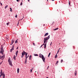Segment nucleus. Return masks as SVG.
<instances>
[{
  "mask_svg": "<svg viewBox=\"0 0 78 78\" xmlns=\"http://www.w3.org/2000/svg\"><path fill=\"white\" fill-rule=\"evenodd\" d=\"M50 39V35L48 36V37H45L44 38V44H45V43H47V42H48V40Z\"/></svg>",
  "mask_w": 78,
  "mask_h": 78,
  "instance_id": "1",
  "label": "nucleus"
},
{
  "mask_svg": "<svg viewBox=\"0 0 78 78\" xmlns=\"http://www.w3.org/2000/svg\"><path fill=\"white\" fill-rule=\"evenodd\" d=\"M39 55V58H42V59L43 62H45V58H44V56L43 55H42V54H41V53H40Z\"/></svg>",
  "mask_w": 78,
  "mask_h": 78,
  "instance_id": "2",
  "label": "nucleus"
},
{
  "mask_svg": "<svg viewBox=\"0 0 78 78\" xmlns=\"http://www.w3.org/2000/svg\"><path fill=\"white\" fill-rule=\"evenodd\" d=\"M3 46H1V50H0V53L3 55V53H4V50H3Z\"/></svg>",
  "mask_w": 78,
  "mask_h": 78,
  "instance_id": "3",
  "label": "nucleus"
},
{
  "mask_svg": "<svg viewBox=\"0 0 78 78\" xmlns=\"http://www.w3.org/2000/svg\"><path fill=\"white\" fill-rule=\"evenodd\" d=\"M28 53L27 52H26L25 51H23V52H22V56H21V58H23V57L24 56V55H26V54H27H27Z\"/></svg>",
  "mask_w": 78,
  "mask_h": 78,
  "instance_id": "4",
  "label": "nucleus"
},
{
  "mask_svg": "<svg viewBox=\"0 0 78 78\" xmlns=\"http://www.w3.org/2000/svg\"><path fill=\"white\" fill-rule=\"evenodd\" d=\"M43 45H44V48H45L47 46V43H45L44 44V43L43 44L41 45V46H40V48H41V47H42Z\"/></svg>",
  "mask_w": 78,
  "mask_h": 78,
  "instance_id": "5",
  "label": "nucleus"
},
{
  "mask_svg": "<svg viewBox=\"0 0 78 78\" xmlns=\"http://www.w3.org/2000/svg\"><path fill=\"white\" fill-rule=\"evenodd\" d=\"M8 61L9 62V65H10L11 66H12V62H11V59H9L8 60Z\"/></svg>",
  "mask_w": 78,
  "mask_h": 78,
  "instance_id": "6",
  "label": "nucleus"
},
{
  "mask_svg": "<svg viewBox=\"0 0 78 78\" xmlns=\"http://www.w3.org/2000/svg\"><path fill=\"white\" fill-rule=\"evenodd\" d=\"M14 45H12V49L10 50V52H12V50H14Z\"/></svg>",
  "mask_w": 78,
  "mask_h": 78,
  "instance_id": "7",
  "label": "nucleus"
},
{
  "mask_svg": "<svg viewBox=\"0 0 78 78\" xmlns=\"http://www.w3.org/2000/svg\"><path fill=\"white\" fill-rule=\"evenodd\" d=\"M2 75L3 78H5V73H2Z\"/></svg>",
  "mask_w": 78,
  "mask_h": 78,
  "instance_id": "8",
  "label": "nucleus"
},
{
  "mask_svg": "<svg viewBox=\"0 0 78 78\" xmlns=\"http://www.w3.org/2000/svg\"><path fill=\"white\" fill-rule=\"evenodd\" d=\"M27 55H28V53H27V54H25V56H26V59H27V58H28V57H29V55H28L27 56Z\"/></svg>",
  "mask_w": 78,
  "mask_h": 78,
  "instance_id": "9",
  "label": "nucleus"
},
{
  "mask_svg": "<svg viewBox=\"0 0 78 78\" xmlns=\"http://www.w3.org/2000/svg\"><path fill=\"white\" fill-rule=\"evenodd\" d=\"M4 58H5V55L1 56V59H2V60H3Z\"/></svg>",
  "mask_w": 78,
  "mask_h": 78,
  "instance_id": "10",
  "label": "nucleus"
},
{
  "mask_svg": "<svg viewBox=\"0 0 78 78\" xmlns=\"http://www.w3.org/2000/svg\"><path fill=\"white\" fill-rule=\"evenodd\" d=\"M18 53H19V51H17L16 53V56H17V54H18Z\"/></svg>",
  "mask_w": 78,
  "mask_h": 78,
  "instance_id": "11",
  "label": "nucleus"
},
{
  "mask_svg": "<svg viewBox=\"0 0 78 78\" xmlns=\"http://www.w3.org/2000/svg\"><path fill=\"white\" fill-rule=\"evenodd\" d=\"M14 40H12V43L11 44V45H12V44H13V43H14Z\"/></svg>",
  "mask_w": 78,
  "mask_h": 78,
  "instance_id": "12",
  "label": "nucleus"
},
{
  "mask_svg": "<svg viewBox=\"0 0 78 78\" xmlns=\"http://www.w3.org/2000/svg\"><path fill=\"white\" fill-rule=\"evenodd\" d=\"M27 58H25V60L24 62V64H27Z\"/></svg>",
  "mask_w": 78,
  "mask_h": 78,
  "instance_id": "13",
  "label": "nucleus"
},
{
  "mask_svg": "<svg viewBox=\"0 0 78 78\" xmlns=\"http://www.w3.org/2000/svg\"><path fill=\"white\" fill-rule=\"evenodd\" d=\"M48 34V33H46L44 35V37H45L46 36H47Z\"/></svg>",
  "mask_w": 78,
  "mask_h": 78,
  "instance_id": "14",
  "label": "nucleus"
},
{
  "mask_svg": "<svg viewBox=\"0 0 78 78\" xmlns=\"http://www.w3.org/2000/svg\"><path fill=\"white\" fill-rule=\"evenodd\" d=\"M13 59H14V60H16V55H14L13 56Z\"/></svg>",
  "mask_w": 78,
  "mask_h": 78,
  "instance_id": "15",
  "label": "nucleus"
},
{
  "mask_svg": "<svg viewBox=\"0 0 78 78\" xmlns=\"http://www.w3.org/2000/svg\"><path fill=\"white\" fill-rule=\"evenodd\" d=\"M17 72L18 73H19V68H18L17 69Z\"/></svg>",
  "mask_w": 78,
  "mask_h": 78,
  "instance_id": "16",
  "label": "nucleus"
},
{
  "mask_svg": "<svg viewBox=\"0 0 78 78\" xmlns=\"http://www.w3.org/2000/svg\"><path fill=\"white\" fill-rule=\"evenodd\" d=\"M58 28H57L54 29V31H55V30H58Z\"/></svg>",
  "mask_w": 78,
  "mask_h": 78,
  "instance_id": "17",
  "label": "nucleus"
},
{
  "mask_svg": "<svg viewBox=\"0 0 78 78\" xmlns=\"http://www.w3.org/2000/svg\"><path fill=\"white\" fill-rule=\"evenodd\" d=\"M34 56H38V55L37 54H34Z\"/></svg>",
  "mask_w": 78,
  "mask_h": 78,
  "instance_id": "18",
  "label": "nucleus"
},
{
  "mask_svg": "<svg viewBox=\"0 0 78 78\" xmlns=\"http://www.w3.org/2000/svg\"><path fill=\"white\" fill-rule=\"evenodd\" d=\"M10 11L11 12H12V8H10Z\"/></svg>",
  "mask_w": 78,
  "mask_h": 78,
  "instance_id": "19",
  "label": "nucleus"
},
{
  "mask_svg": "<svg viewBox=\"0 0 78 78\" xmlns=\"http://www.w3.org/2000/svg\"><path fill=\"white\" fill-rule=\"evenodd\" d=\"M57 56H58V55H57V54H56L55 55V58H57Z\"/></svg>",
  "mask_w": 78,
  "mask_h": 78,
  "instance_id": "20",
  "label": "nucleus"
},
{
  "mask_svg": "<svg viewBox=\"0 0 78 78\" xmlns=\"http://www.w3.org/2000/svg\"><path fill=\"white\" fill-rule=\"evenodd\" d=\"M3 73L2 71V69L1 70V71L0 72V73Z\"/></svg>",
  "mask_w": 78,
  "mask_h": 78,
  "instance_id": "21",
  "label": "nucleus"
},
{
  "mask_svg": "<svg viewBox=\"0 0 78 78\" xmlns=\"http://www.w3.org/2000/svg\"><path fill=\"white\" fill-rule=\"evenodd\" d=\"M31 55H30L29 56V59L30 60L31 59Z\"/></svg>",
  "mask_w": 78,
  "mask_h": 78,
  "instance_id": "22",
  "label": "nucleus"
},
{
  "mask_svg": "<svg viewBox=\"0 0 78 78\" xmlns=\"http://www.w3.org/2000/svg\"><path fill=\"white\" fill-rule=\"evenodd\" d=\"M8 5H6L5 7V9H6V8L8 7Z\"/></svg>",
  "mask_w": 78,
  "mask_h": 78,
  "instance_id": "23",
  "label": "nucleus"
},
{
  "mask_svg": "<svg viewBox=\"0 0 78 78\" xmlns=\"http://www.w3.org/2000/svg\"><path fill=\"white\" fill-rule=\"evenodd\" d=\"M50 54H51V53H50L48 55V57H49V56H50Z\"/></svg>",
  "mask_w": 78,
  "mask_h": 78,
  "instance_id": "24",
  "label": "nucleus"
},
{
  "mask_svg": "<svg viewBox=\"0 0 78 78\" xmlns=\"http://www.w3.org/2000/svg\"><path fill=\"white\" fill-rule=\"evenodd\" d=\"M17 40L16 41H15V43H17L18 42V41H17Z\"/></svg>",
  "mask_w": 78,
  "mask_h": 78,
  "instance_id": "25",
  "label": "nucleus"
},
{
  "mask_svg": "<svg viewBox=\"0 0 78 78\" xmlns=\"http://www.w3.org/2000/svg\"><path fill=\"white\" fill-rule=\"evenodd\" d=\"M58 62H59V61H57L56 62V64H58Z\"/></svg>",
  "mask_w": 78,
  "mask_h": 78,
  "instance_id": "26",
  "label": "nucleus"
},
{
  "mask_svg": "<svg viewBox=\"0 0 78 78\" xmlns=\"http://www.w3.org/2000/svg\"><path fill=\"white\" fill-rule=\"evenodd\" d=\"M1 75H0V77H1V76H2V75H3V74L2 73H0Z\"/></svg>",
  "mask_w": 78,
  "mask_h": 78,
  "instance_id": "27",
  "label": "nucleus"
},
{
  "mask_svg": "<svg viewBox=\"0 0 78 78\" xmlns=\"http://www.w3.org/2000/svg\"><path fill=\"white\" fill-rule=\"evenodd\" d=\"M33 70V69H31L30 70V73H31L32 72V71Z\"/></svg>",
  "mask_w": 78,
  "mask_h": 78,
  "instance_id": "28",
  "label": "nucleus"
},
{
  "mask_svg": "<svg viewBox=\"0 0 78 78\" xmlns=\"http://www.w3.org/2000/svg\"><path fill=\"white\" fill-rule=\"evenodd\" d=\"M49 67H50L49 66H48L47 68V70H48V68H49Z\"/></svg>",
  "mask_w": 78,
  "mask_h": 78,
  "instance_id": "29",
  "label": "nucleus"
},
{
  "mask_svg": "<svg viewBox=\"0 0 78 78\" xmlns=\"http://www.w3.org/2000/svg\"><path fill=\"white\" fill-rule=\"evenodd\" d=\"M54 23H55L54 22H53L52 24H51V25H53V24H54Z\"/></svg>",
  "mask_w": 78,
  "mask_h": 78,
  "instance_id": "30",
  "label": "nucleus"
},
{
  "mask_svg": "<svg viewBox=\"0 0 78 78\" xmlns=\"http://www.w3.org/2000/svg\"><path fill=\"white\" fill-rule=\"evenodd\" d=\"M62 61H63V60L62 59V60H61V63H62Z\"/></svg>",
  "mask_w": 78,
  "mask_h": 78,
  "instance_id": "31",
  "label": "nucleus"
},
{
  "mask_svg": "<svg viewBox=\"0 0 78 78\" xmlns=\"http://www.w3.org/2000/svg\"><path fill=\"white\" fill-rule=\"evenodd\" d=\"M9 23H6L7 25H8V24H9Z\"/></svg>",
  "mask_w": 78,
  "mask_h": 78,
  "instance_id": "32",
  "label": "nucleus"
},
{
  "mask_svg": "<svg viewBox=\"0 0 78 78\" xmlns=\"http://www.w3.org/2000/svg\"><path fill=\"white\" fill-rule=\"evenodd\" d=\"M33 45H34V46H35V44L34 43H33Z\"/></svg>",
  "mask_w": 78,
  "mask_h": 78,
  "instance_id": "33",
  "label": "nucleus"
},
{
  "mask_svg": "<svg viewBox=\"0 0 78 78\" xmlns=\"http://www.w3.org/2000/svg\"><path fill=\"white\" fill-rule=\"evenodd\" d=\"M2 62H3V61H2V62H1L0 63V65H1L2 64Z\"/></svg>",
  "mask_w": 78,
  "mask_h": 78,
  "instance_id": "34",
  "label": "nucleus"
},
{
  "mask_svg": "<svg viewBox=\"0 0 78 78\" xmlns=\"http://www.w3.org/2000/svg\"><path fill=\"white\" fill-rule=\"evenodd\" d=\"M75 73V76H76V75L77 73Z\"/></svg>",
  "mask_w": 78,
  "mask_h": 78,
  "instance_id": "35",
  "label": "nucleus"
},
{
  "mask_svg": "<svg viewBox=\"0 0 78 78\" xmlns=\"http://www.w3.org/2000/svg\"><path fill=\"white\" fill-rule=\"evenodd\" d=\"M15 17L16 18H17V15H16V16H15Z\"/></svg>",
  "mask_w": 78,
  "mask_h": 78,
  "instance_id": "36",
  "label": "nucleus"
},
{
  "mask_svg": "<svg viewBox=\"0 0 78 78\" xmlns=\"http://www.w3.org/2000/svg\"><path fill=\"white\" fill-rule=\"evenodd\" d=\"M59 50H58L57 51V53H59Z\"/></svg>",
  "mask_w": 78,
  "mask_h": 78,
  "instance_id": "37",
  "label": "nucleus"
},
{
  "mask_svg": "<svg viewBox=\"0 0 78 78\" xmlns=\"http://www.w3.org/2000/svg\"><path fill=\"white\" fill-rule=\"evenodd\" d=\"M20 5H22V2H21V3H20Z\"/></svg>",
  "mask_w": 78,
  "mask_h": 78,
  "instance_id": "38",
  "label": "nucleus"
},
{
  "mask_svg": "<svg viewBox=\"0 0 78 78\" xmlns=\"http://www.w3.org/2000/svg\"><path fill=\"white\" fill-rule=\"evenodd\" d=\"M69 5H70V1L69 2Z\"/></svg>",
  "mask_w": 78,
  "mask_h": 78,
  "instance_id": "39",
  "label": "nucleus"
},
{
  "mask_svg": "<svg viewBox=\"0 0 78 78\" xmlns=\"http://www.w3.org/2000/svg\"><path fill=\"white\" fill-rule=\"evenodd\" d=\"M1 58H2V56L0 55V59H1Z\"/></svg>",
  "mask_w": 78,
  "mask_h": 78,
  "instance_id": "40",
  "label": "nucleus"
},
{
  "mask_svg": "<svg viewBox=\"0 0 78 78\" xmlns=\"http://www.w3.org/2000/svg\"><path fill=\"white\" fill-rule=\"evenodd\" d=\"M75 73H76V70H75Z\"/></svg>",
  "mask_w": 78,
  "mask_h": 78,
  "instance_id": "41",
  "label": "nucleus"
},
{
  "mask_svg": "<svg viewBox=\"0 0 78 78\" xmlns=\"http://www.w3.org/2000/svg\"><path fill=\"white\" fill-rule=\"evenodd\" d=\"M24 17L23 16V18L21 19V20H22V19H23V18Z\"/></svg>",
  "mask_w": 78,
  "mask_h": 78,
  "instance_id": "42",
  "label": "nucleus"
},
{
  "mask_svg": "<svg viewBox=\"0 0 78 78\" xmlns=\"http://www.w3.org/2000/svg\"><path fill=\"white\" fill-rule=\"evenodd\" d=\"M17 2H19V0H16Z\"/></svg>",
  "mask_w": 78,
  "mask_h": 78,
  "instance_id": "43",
  "label": "nucleus"
},
{
  "mask_svg": "<svg viewBox=\"0 0 78 78\" xmlns=\"http://www.w3.org/2000/svg\"><path fill=\"white\" fill-rule=\"evenodd\" d=\"M19 22H18V24H17V25H19Z\"/></svg>",
  "mask_w": 78,
  "mask_h": 78,
  "instance_id": "44",
  "label": "nucleus"
},
{
  "mask_svg": "<svg viewBox=\"0 0 78 78\" xmlns=\"http://www.w3.org/2000/svg\"><path fill=\"white\" fill-rule=\"evenodd\" d=\"M18 48H19L17 47V48H16V50H17V49H18Z\"/></svg>",
  "mask_w": 78,
  "mask_h": 78,
  "instance_id": "45",
  "label": "nucleus"
},
{
  "mask_svg": "<svg viewBox=\"0 0 78 78\" xmlns=\"http://www.w3.org/2000/svg\"><path fill=\"white\" fill-rule=\"evenodd\" d=\"M33 69H34L33 68H32V70H33Z\"/></svg>",
  "mask_w": 78,
  "mask_h": 78,
  "instance_id": "46",
  "label": "nucleus"
},
{
  "mask_svg": "<svg viewBox=\"0 0 78 78\" xmlns=\"http://www.w3.org/2000/svg\"><path fill=\"white\" fill-rule=\"evenodd\" d=\"M1 6H2V3H1Z\"/></svg>",
  "mask_w": 78,
  "mask_h": 78,
  "instance_id": "47",
  "label": "nucleus"
},
{
  "mask_svg": "<svg viewBox=\"0 0 78 78\" xmlns=\"http://www.w3.org/2000/svg\"><path fill=\"white\" fill-rule=\"evenodd\" d=\"M45 24H43V26H45Z\"/></svg>",
  "mask_w": 78,
  "mask_h": 78,
  "instance_id": "48",
  "label": "nucleus"
},
{
  "mask_svg": "<svg viewBox=\"0 0 78 78\" xmlns=\"http://www.w3.org/2000/svg\"><path fill=\"white\" fill-rule=\"evenodd\" d=\"M50 46H51V44H50Z\"/></svg>",
  "mask_w": 78,
  "mask_h": 78,
  "instance_id": "49",
  "label": "nucleus"
},
{
  "mask_svg": "<svg viewBox=\"0 0 78 78\" xmlns=\"http://www.w3.org/2000/svg\"><path fill=\"white\" fill-rule=\"evenodd\" d=\"M27 1H28V2H30V0H27Z\"/></svg>",
  "mask_w": 78,
  "mask_h": 78,
  "instance_id": "50",
  "label": "nucleus"
},
{
  "mask_svg": "<svg viewBox=\"0 0 78 78\" xmlns=\"http://www.w3.org/2000/svg\"><path fill=\"white\" fill-rule=\"evenodd\" d=\"M52 1H54L55 0H51Z\"/></svg>",
  "mask_w": 78,
  "mask_h": 78,
  "instance_id": "51",
  "label": "nucleus"
},
{
  "mask_svg": "<svg viewBox=\"0 0 78 78\" xmlns=\"http://www.w3.org/2000/svg\"><path fill=\"white\" fill-rule=\"evenodd\" d=\"M1 3H1V2H0V4H1Z\"/></svg>",
  "mask_w": 78,
  "mask_h": 78,
  "instance_id": "52",
  "label": "nucleus"
},
{
  "mask_svg": "<svg viewBox=\"0 0 78 78\" xmlns=\"http://www.w3.org/2000/svg\"><path fill=\"white\" fill-rule=\"evenodd\" d=\"M51 44H52V42H51Z\"/></svg>",
  "mask_w": 78,
  "mask_h": 78,
  "instance_id": "53",
  "label": "nucleus"
},
{
  "mask_svg": "<svg viewBox=\"0 0 78 78\" xmlns=\"http://www.w3.org/2000/svg\"><path fill=\"white\" fill-rule=\"evenodd\" d=\"M46 78H48V77H47Z\"/></svg>",
  "mask_w": 78,
  "mask_h": 78,
  "instance_id": "54",
  "label": "nucleus"
},
{
  "mask_svg": "<svg viewBox=\"0 0 78 78\" xmlns=\"http://www.w3.org/2000/svg\"><path fill=\"white\" fill-rule=\"evenodd\" d=\"M47 1H48V0H47Z\"/></svg>",
  "mask_w": 78,
  "mask_h": 78,
  "instance_id": "55",
  "label": "nucleus"
}]
</instances>
